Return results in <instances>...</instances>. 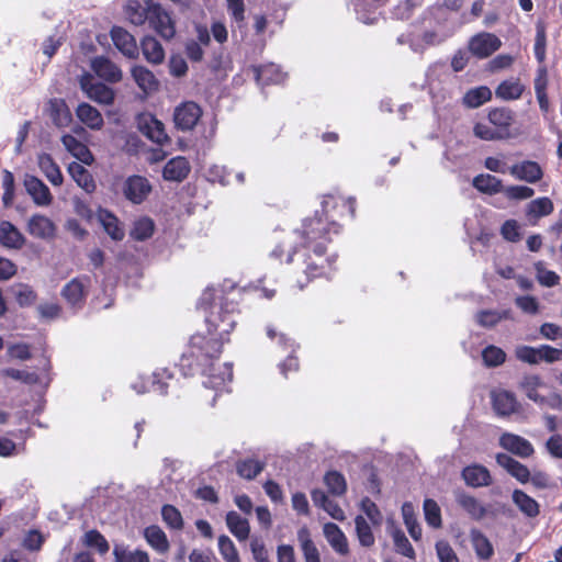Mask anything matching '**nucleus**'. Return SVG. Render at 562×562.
<instances>
[{"instance_id":"obj_18","label":"nucleus","mask_w":562,"mask_h":562,"mask_svg":"<svg viewBox=\"0 0 562 562\" xmlns=\"http://www.w3.org/2000/svg\"><path fill=\"white\" fill-rule=\"evenodd\" d=\"M509 173L517 180L537 183L543 177L541 166L533 160H524L509 167Z\"/></svg>"},{"instance_id":"obj_12","label":"nucleus","mask_w":562,"mask_h":562,"mask_svg":"<svg viewBox=\"0 0 562 562\" xmlns=\"http://www.w3.org/2000/svg\"><path fill=\"white\" fill-rule=\"evenodd\" d=\"M202 116V109L193 101L181 103L175 109L173 122L178 130L191 131Z\"/></svg>"},{"instance_id":"obj_54","label":"nucleus","mask_w":562,"mask_h":562,"mask_svg":"<svg viewBox=\"0 0 562 562\" xmlns=\"http://www.w3.org/2000/svg\"><path fill=\"white\" fill-rule=\"evenodd\" d=\"M540 384L541 380L539 375H526L521 381V387L527 397L535 403L543 404L546 402V397L538 393Z\"/></svg>"},{"instance_id":"obj_35","label":"nucleus","mask_w":562,"mask_h":562,"mask_svg":"<svg viewBox=\"0 0 562 562\" xmlns=\"http://www.w3.org/2000/svg\"><path fill=\"white\" fill-rule=\"evenodd\" d=\"M37 164L42 172L53 186H60L64 181L60 168L53 159L52 155L43 153L38 155Z\"/></svg>"},{"instance_id":"obj_58","label":"nucleus","mask_w":562,"mask_h":562,"mask_svg":"<svg viewBox=\"0 0 562 562\" xmlns=\"http://www.w3.org/2000/svg\"><path fill=\"white\" fill-rule=\"evenodd\" d=\"M391 535L396 552L406 558L415 559V550L405 533L401 529L396 528Z\"/></svg>"},{"instance_id":"obj_32","label":"nucleus","mask_w":562,"mask_h":562,"mask_svg":"<svg viewBox=\"0 0 562 562\" xmlns=\"http://www.w3.org/2000/svg\"><path fill=\"white\" fill-rule=\"evenodd\" d=\"M99 218L103 229L113 240L121 241L124 239L125 231L117 216L108 210H101Z\"/></svg>"},{"instance_id":"obj_25","label":"nucleus","mask_w":562,"mask_h":562,"mask_svg":"<svg viewBox=\"0 0 562 562\" xmlns=\"http://www.w3.org/2000/svg\"><path fill=\"white\" fill-rule=\"evenodd\" d=\"M323 531L328 543L338 554L347 555L349 553L347 537L338 525L334 522H326L323 527Z\"/></svg>"},{"instance_id":"obj_34","label":"nucleus","mask_w":562,"mask_h":562,"mask_svg":"<svg viewBox=\"0 0 562 562\" xmlns=\"http://www.w3.org/2000/svg\"><path fill=\"white\" fill-rule=\"evenodd\" d=\"M76 115L85 125L91 130H100L103 124V117L100 111L89 103H80L76 109Z\"/></svg>"},{"instance_id":"obj_44","label":"nucleus","mask_w":562,"mask_h":562,"mask_svg":"<svg viewBox=\"0 0 562 562\" xmlns=\"http://www.w3.org/2000/svg\"><path fill=\"white\" fill-rule=\"evenodd\" d=\"M265 467V462L247 458L236 462V472L240 477L250 481L256 479L263 471Z\"/></svg>"},{"instance_id":"obj_61","label":"nucleus","mask_w":562,"mask_h":562,"mask_svg":"<svg viewBox=\"0 0 562 562\" xmlns=\"http://www.w3.org/2000/svg\"><path fill=\"white\" fill-rule=\"evenodd\" d=\"M218 550L225 562H240L238 551L228 536L218 537Z\"/></svg>"},{"instance_id":"obj_2","label":"nucleus","mask_w":562,"mask_h":562,"mask_svg":"<svg viewBox=\"0 0 562 562\" xmlns=\"http://www.w3.org/2000/svg\"><path fill=\"white\" fill-rule=\"evenodd\" d=\"M200 338H190L187 351L181 356L178 367L184 376L204 375L206 387L218 390L233 379V368L229 363L218 364L202 352Z\"/></svg>"},{"instance_id":"obj_9","label":"nucleus","mask_w":562,"mask_h":562,"mask_svg":"<svg viewBox=\"0 0 562 562\" xmlns=\"http://www.w3.org/2000/svg\"><path fill=\"white\" fill-rule=\"evenodd\" d=\"M135 121L137 130L149 140L161 146L169 143V137L165 131L164 123L154 114L149 112H142L137 114Z\"/></svg>"},{"instance_id":"obj_6","label":"nucleus","mask_w":562,"mask_h":562,"mask_svg":"<svg viewBox=\"0 0 562 562\" xmlns=\"http://www.w3.org/2000/svg\"><path fill=\"white\" fill-rule=\"evenodd\" d=\"M339 233L336 226L331 225L319 211H316L313 216L306 217L301 228L297 229V234L302 239L299 246H306L307 248L315 246L327 247L331 243V236Z\"/></svg>"},{"instance_id":"obj_26","label":"nucleus","mask_w":562,"mask_h":562,"mask_svg":"<svg viewBox=\"0 0 562 562\" xmlns=\"http://www.w3.org/2000/svg\"><path fill=\"white\" fill-rule=\"evenodd\" d=\"M131 75L137 87L145 93L149 94L158 90L159 81L145 66L135 65L131 69Z\"/></svg>"},{"instance_id":"obj_16","label":"nucleus","mask_w":562,"mask_h":562,"mask_svg":"<svg viewBox=\"0 0 562 562\" xmlns=\"http://www.w3.org/2000/svg\"><path fill=\"white\" fill-rule=\"evenodd\" d=\"M91 69L102 80L116 83L122 80V70L105 56H97L91 60Z\"/></svg>"},{"instance_id":"obj_22","label":"nucleus","mask_w":562,"mask_h":562,"mask_svg":"<svg viewBox=\"0 0 562 562\" xmlns=\"http://www.w3.org/2000/svg\"><path fill=\"white\" fill-rule=\"evenodd\" d=\"M191 166L186 157L171 158L162 169V177L168 181L181 182L190 173Z\"/></svg>"},{"instance_id":"obj_55","label":"nucleus","mask_w":562,"mask_h":562,"mask_svg":"<svg viewBox=\"0 0 562 562\" xmlns=\"http://www.w3.org/2000/svg\"><path fill=\"white\" fill-rule=\"evenodd\" d=\"M161 517L167 527L173 530H181L183 528V518L180 510L170 504H166L161 508Z\"/></svg>"},{"instance_id":"obj_39","label":"nucleus","mask_w":562,"mask_h":562,"mask_svg":"<svg viewBox=\"0 0 562 562\" xmlns=\"http://www.w3.org/2000/svg\"><path fill=\"white\" fill-rule=\"evenodd\" d=\"M226 525L228 530L239 540L248 539L250 533L249 522L246 518L241 517L238 513L231 510L226 514Z\"/></svg>"},{"instance_id":"obj_59","label":"nucleus","mask_w":562,"mask_h":562,"mask_svg":"<svg viewBox=\"0 0 562 562\" xmlns=\"http://www.w3.org/2000/svg\"><path fill=\"white\" fill-rule=\"evenodd\" d=\"M2 203L4 207H10L13 204L14 192H15V182L13 173L8 170H2Z\"/></svg>"},{"instance_id":"obj_7","label":"nucleus","mask_w":562,"mask_h":562,"mask_svg":"<svg viewBox=\"0 0 562 562\" xmlns=\"http://www.w3.org/2000/svg\"><path fill=\"white\" fill-rule=\"evenodd\" d=\"M319 212L340 232L342 227L341 221L355 217L356 199L326 194L323 196L322 210Z\"/></svg>"},{"instance_id":"obj_20","label":"nucleus","mask_w":562,"mask_h":562,"mask_svg":"<svg viewBox=\"0 0 562 562\" xmlns=\"http://www.w3.org/2000/svg\"><path fill=\"white\" fill-rule=\"evenodd\" d=\"M24 186L36 205L45 206L52 203L53 195L48 187L37 177L26 176Z\"/></svg>"},{"instance_id":"obj_46","label":"nucleus","mask_w":562,"mask_h":562,"mask_svg":"<svg viewBox=\"0 0 562 562\" xmlns=\"http://www.w3.org/2000/svg\"><path fill=\"white\" fill-rule=\"evenodd\" d=\"M297 539L301 543V549L305 559V562H321L319 552L315 543L311 539V535L307 528H302L297 532Z\"/></svg>"},{"instance_id":"obj_36","label":"nucleus","mask_w":562,"mask_h":562,"mask_svg":"<svg viewBox=\"0 0 562 562\" xmlns=\"http://www.w3.org/2000/svg\"><path fill=\"white\" fill-rule=\"evenodd\" d=\"M456 501L463 510L474 520H481L486 515V508L474 496L464 492L456 495Z\"/></svg>"},{"instance_id":"obj_17","label":"nucleus","mask_w":562,"mask_h":562,"mask_svg":"<svg viewBox=\"0 0 562 562\" xmlns=\"http://www.w3.org/2000/svg\"><path fill=\"white\" fill-rule=\"evenodd\" d=\"M461 477L470 487H485L493 483L490 470L482 464L473 463L463 468Z\"/></svg>"},{"instance_id":"obj_33","label":"nucleus","mask_w":562,"mask_h":562,"mask_svg":"<svg viewBox=\"0 0 562 562\" xmlns=\"http://www.w3.org/2000/svg\"><path fill=\"white\" fill-rule=\"evenodd\" d=\"M61 143L66 147V149L79 159L81 162L86 165H91L93 161V156L82 142L77 139L74 135L66 134L61 137Z\"/></svg>"},{"instance_id":"obj_63","label":"nucleus","mask_w":562,"mask_h":562,"mask_svg":"<svg viewBox=\"0 0 562 562\" xmlns=\"http://www.w3.org/2000/svg\"><path fill=\"white\" fill-rule=\"evenodd\" d=\"M85 543L88 547L95 548L101 554L106 553L110 549L109 542L97 529L89 530L85 533Z\"/></svg>"},{"instance_id":"obj_48","label":"nucleus","mask_w":562,"mask_h":562,"mask_svg":"<svg viewBox=\"0 0 562 562\" xmlns=\"http://www.w3.org/2000/svg\"><path fill=\"white\" fill-rule=\"evenodd\" d=\"M125 14L134 25H143L149 20V5L144 8L139 1L130 0L125 7Z\"/></svg>"},{"instance_id":"obj_8","label":"nucleus","mask_w":562,"mask_h":562,"mask_svg":"<svg viewBox=\"0 0 562 562\" xmlns=\"http://www.w3.org/2000/svg\"><path fill=\"white\" fill-rule=\"evenodd\" d=\"M90 285V277H76L63 286L60 295L70 306V308L74 311H79L86 304Z\"/></svg>"},{"instance_id":"obj_10","label":"nucleus","mask_w":562,"mask_h":562,"mask_svg":"<svg viewBox=\"0 0 562 562\" xmlns=\"http://www.w3.org/2000/svg\"><path fill=\"white\" fill-rule=\"evenodd\" d=\"M148 23L150 27L166 41L172 40L176 35L175 20L171 14L158 3L149 4Z\"/></svg>"},{"instance_id":"obj_53","label":"nucleus","mask_w":562,"mask_h":562,"mask_svg":"<svg viewBox=\"0 0 562 562\" xmlns=\"http://www.w3.org/2000/svg\"><path fill=\"white\" fill-rule=\"evenodd\" d=\"M538 282L547 288L555 286L560 283V276L552 270H548L543 261L539 260L533 263Z\"/></svg>"},{"instance_id":"obj_21","label":"nucleus","mask_w":562,"mask_h":562,"mask_svg":"<svg viewBox=\"0 0 562 562\" xmlns=\"http://www.w3.org/2000/svg\"><path fill=\"white\" fill-rule=\"evenodd\" d=\"M0 245L7 249L19 250L25 245V237L10 221H1Z\"/></svg>"},{"instance_id":"obj_45","label":"nucleus","mask_w":562,"mask_h":562,"mask_svg":"<svg viewBox=\"0 0 562 562\" xmlns=\"http://www.w3.org/2000/svg\"><path fill=\"white\" fill-rule=\"evenodd\" d=\"M402 516L404 524L408 530L411 537L418 541L422 539V527L417 520L414 505L411 502H405L402 505Z\"/></svg>"},{"instance_id":"obj_11","label":"nucleus","mask_w":562,"mask_h":562,"mask_svg":"<svg viewBox=\"0 0 562 562\" xmlns=\"http://www.w3.org/2000/svg\"><path fill=\"white\" fill-rule=\"evenodd\" d=\"M501 46L499 37L490 32H480L473 35L468 44L470 53L480 59L492 56Z\"/></svg>"},{"instance_id":"obj_31","label":"nucleus","mask_w":562,"mask_h":562,"mask_svg":"<svg viewBox=\"0 0 562 562\" xmlns=\"http://www.w3.org/2000/svg\"><path fill=\"white\" fill-rule=\"evenodd\" d=\"M48 112L52 122L57 127H66L72 121L69 108L63 99H52L48 103Z\"/></svg>"},{"instance_id":"obj_56","label":"nucleus","mask_w":562,"mask_h":562,"mask_svg":"<svg viewBox=\"0 0 562 562\" xmlns=\"http://www.w3.org/2000/svg\"><path fill=\"white\" fill-rule=\"evenodd\" d=\"M482 359L487 368H496L506 361V353L502 348L490 345L482 350Z\"/></svg>"},{"instance_id":"obj_27","label":"nucleus","mask_w":562,"mask_h":562,"mask_svg":"<svg viewBox=\"0 0 562 562\" xmlns=\"http://www.w3.org/2000/svg\"><path fill=\"white\" fill-rule=\"evenodd\" d=\"M496 462L520 483H527L530 480L529 469L513 457L506 453H497Z\"/></svg>"},{"instance_id":"obj_13","label":"nucleus","mask_w":562,"mask_h":562,"mask_svg":"<svg viewBox=\"0 0 562 562\" xmlns=\"http://www.w3.org/2000/svg\"><path fill=\"white\" fill-rule=\"evenodd\" d=\"M123 195L133 204L143 203L151 192V184L147 178L133 175L126 178L122 187Z\"/></svg>"},{"instance_id":"obj_19","label":"nucleus","mask_w":562,"mask_h":562,"mask_svg":"<svg viewBox=\"0 0 562 562\" xmlns=\"http://www.w3.org/2000/svg\"><path fill=\"white\" fill-rule=\"evenodd\" d=\"M499 445L507 451L520 457L529 458L533 454V446L525 439L515 434L505 432L499 438Z\"/></svg>"},{"instance_id":"obj_4","label":"nucleus","mask_w":562,"mask_h":562,"mask_svg":"<svg viewBox=\"0 0 562 562\" xmlns=\"http://www.w3.org/2000/svg\"><path fill=\"white\" fill-rule=\"evenodd\" d=\"M533 53L537 61L541 64L537 69L533 80L535 92L541 112L548 113L550 110V101L547 93L549 77L548 69L543 65L547 57V24L543 20H538L536 23Z\"/></svg>"},{"instance_id":"obj_30","label":"nucleus","mask_w":562,"mask_h":562,"mask_svg":"<svg viewBox=\"0 0 562 562\" xmlns=\"http://www.w3.org/2000/svg\"><path fill=\"white\" fill-rule=\"evenodd\" d=\"M140 48L145 59L154 65H160L165 60V49L154 36H145L140 42Z\"/></svg>"},{"instance_id":"obj_43","label":"nucleus","mask_w":562,"mask_h":562,"mask_svg":"<svg viewBox=\"0 0 562 562\" xmlns=\"http://www.w3.org/2000/svg\"><path fill=\"white\" fill-rule=\"evenodd\" d=\"M492 99V91L486 86L472 88L463 95V104L469 109H476Z\"/></svg>"},{"instance_id":"obj_28","label":"nucleus","mask_w":562,"mask_h":562,"mask_svg":"<svg viewBox=\"0 0 562 562\" xmlns=\"http://www.w3.org/2000/svg\"><path fill=\"white\" fill-rule=\"evenodd\" d=\"M254 74L256 81L261 86L280 83L285 77L280 67L272 63L255 66Z\"/></svg>"},{"instance_id":"obj_14","label":"nucleus","mask_w":562,"mask_h":562,"mask_svg":"<svg viewBox=\"0 0 562 562\" xmlns=\"http://www.w3.org/2000/svg\"><path fill=\"white\" fill-rule=\"evenodd\" d=\"M110 36L114 46L125 57L135 59L139 55V48L135 37L122 26L114 25L110 30Z\"/></svg>"},{"instance_id":"obj_60","label":"nucleus","mask_w":562,"mask_h":562,"mask_svg":"<svg viewBox=\"0 0 562 562\" xmlns=\"http://www.w3.org/2000/svg\"><path fill=\"white\" fill-rule=\"evenodd\" d=\"M227 11L232 21L238 29L245 27V12L246 7L244 0H226Z\"/></svg>"},{"instance_id":"obj_3","label":"nucleus","mask_w":562,"mask_h":562,"mask_svg":"<svg viewBox=\"0 0 562 562\" xmlns=\"http://www.w3.org/2000/svg\"><path fill=\"white\" fill-rule=\"evenodd\" d=\"M337 258V254H327V247L296 246L285 256V262L299 266L303 277L297 278L296 283L302 290L314 279L330 278L336 270Z\"/></svg>"},{"instance_id":"obj_5","label":"nucleus","mask_w":562,"mask_h":562,"mask_svg":"<svg viewBox=\"0 0 562 562\" xmlns=\"http://www.w3.org/2000/svg\"><path fill=\"white\" fill-rule=\"evenodd\" d=\"M490 125L477 122L473 127L474 135L483 140H501L510 136V127L515 113L508 108H493L487 113Z\"/></svg>"},{"instance_id":"obj_15","label":"nucleus","mask_w":562,"mask_h":562,"mask_svg":"<svg viewBox=\"0 0 562 562\" xmlns=\"http://www.w3.org/2000/svg\"><path fill=\"white\" fill-rule=\"evenodd\" d=\"M491 401L494 412L501 417L510 416L519 408L516 395L507 390L493 391L491 393Z\"/></svg>"},{"instance_id":"obj_51","label":"nucleus","mask_w":562,"mask_h":562,"mask_svg":"<svg viewBox=\"0 0 562 562\" xmlns=\"http://www.w3.org/2000/svg\"><path fill=\"white\" fill-rule=\"evenodd\" d=\"M115 562H149L148 554L145 551H128L122 544H115L113 549Z\"/></svg>"},{"instance_id":"obj_24","label":"nucleus","mask_w":562,"mask_h":562,"mask_svg":"<svg viewBox=\"0 0 562 562\" xmlns=\"http://www.w3.org/2000/svg\"><path fill=\"white\" fill-rule=\"evenodd\" d=\"M553 211L554 205L551 199L548 196H541L527 204L525 214L531 225H537L541 217L550 215Z\"/></svg>"},{"instance_id":"obj_52","label":"nucleus","mask_w":562,"mask_h":562,"mask_svg":"<svg viewBox=\"0 0 562 562\" xmlns=\"http://www.w3.org/2000/svg\"><path fill=\"white\" fill-rule=\"evenodd\" d=\"M154 231V221L149 217H142L134 223L131 231V237L134 240L144 241L153 236Z\"/></svg>"},{"instance_id":"obj_38","label":"nucleus","mask_w":562,"mask_h":562,"mask_svg":"<svg viewBox=\"0 0 562 562\" xmlns=\"http://www.w3.org/2000/svg\"><path fill=\"white\" fill-rule=\"evenodd\" d=\"M472 186L482 193L494 195L503 192V181L490 173H481L473 178Z\"/></svg>"},{"instance_id":"obj_37","label":"nucleus","mask_w":562,"mask_h":562,"mask_svg":"<svg viewBox=\"0 0 562 562\" xmlns=\"http://www.w3.org/2000/svg\"><path fill=\"white\" fill-rule=\"evenodd\" d=\"M525 85L520 82L519 78L508 79L502 81L495 89V94L498 99L505 101L518 100L525 92Z\"/></svg>"},{"instance_id":"obj_49","label":"nucleus","mask_w":562,"mask_h":562,"mask_svg":"<svg viewBox=\"0 0 562 562\" xmlns=\"http://www.w3.org/2000/svg\"><path fill=\"white\" fill-rule=\"evenodd\" d=\"M324 483L328 492L335 496H342L347 492L346 479L338 471H328L324 476Z\"/></svg>"},{"instance_id":"obj_57","label":"nucleus","mask_w":562,"mask_h":562,"mask_svg":"<svg viewBox=\"0 0 562 562\" xmlns=\"http://www.w3.org/2000/svg\"><path fill=\"white\" fill-rule=\"evenodd\" d=\"M423 507L426 522L432 528H440L442 525L441 510L437 502L426 498Z\"/></svg>"},{"instance_id":"obj_23","label":"nucleus","mask_w":562,"mask_h":562,"mask_svg":"<svg viewBox=\"0 0 562 562\" xmlns=\"http://www.w3.org/2000/svg\"><path fill=\"white\" fill-rule=\"evenodd\" d=\"M27 232L33 237L48 239L55 236L56 226L50 218L41 214H34L29 220Z\"/></svg>"},{"instance_id":"obj_29","label":"nucleus","mask_w":562,"mask_h":562,"mask_svg":"<svg viewBox=\"0 0 562 562\" xmlns=\"http://www.w3.org/2000/svg\"><path fill=\"white\" fill-rule=\"evenodd\" d=\"M68 172L74 181L87 193L95 191L97 186L91 172L81 164L72 161L68 165Z\"/></svg>"},{"instance_id":"obj_50","label":"nucleus","mask_w":562,"mask_h":562,"mask_svg":"<svg viewBox=\"0 0 562 562\" xmlns=\"http://www.w3.org/2000/svg\"><path fill=\"white\" fill-rule=\"evenodd\" d=\"M356 533L362 547L370 548L374 544L375 538L366 518L358 515L355 518Z\"/></svg>"},{"instance_id":"obj_42","label":"nucleus","mask_w":562,"mask_h":562,"mask_svg":"<svg viewBox=\"0 0 562 562\" xmlns=\"http://www.w3.org/2000/svg\"><path fill=\"white\" fill-rule=\"evenodd\" d=\"M191 338H200L202 340L201 349L202 352L205 353L209 358L220 361L221 355L223 352L224 340L217 339L216 337H212L207 334H194Z\"/></svg>"},{"instance_id":"obj_1","label":"nucleus","mask_w":562,"mask_h":562,"mask_svg":"<svg viewBox=\"0 0 562 562\" xmlns=\"http://www.w3.org/2000/svg\"><path fill=\"white\" fill-rule=\"evenodd\" d=\"M237 296L239 293L236 291H204L201 305L206 312L205 334L224 340V344L231 341L229 335L236 326V313L239 312Z\"/></svg>"},{"instance_id":"obj_40","label":"nucleus","mask_w":562,"mask_h":562,"mask_svg":"<svg viewBox=\"0 0 562 562\" xmlns=\"http://www.w3.org/2000/svg\"><path fill=\"white\" fill-rule=\"evenodd\" d=\"M81 86L82 89L87 92L88 97L93 101H97L105 105L113 103L114 91L105 83L95 82L87 85L86 82H82Z\"/></svg>"},{"instance_id":"obj_41","label":"nucleus","mask_w":562,"mask_h":562,"mask_svg":"<svg viewBox=\"0 0 562 562\" xmlns=\"http://www.w3.org/2000/svg\"><path fill=\"white\" fill-rule=\"evenodd\" d=\"M513 502L519 508V510L529 518H535L540 513V506L538 502L529 496L521 490H515L513 492Z\"/></svg>"},{"instance_id":"obj_47","label":"nucleus","mask_w":562,"mask_h":562,"mask_svg":"<svg viewBox=\"0 0 562 562\" xmlns=\"http://www.w3.org/2000/svg\"><path fill=\"white\" fill-rule=\"evenodd\" d=\"M147 542L158 552H166L169 549V541L162 529L156 525L145 528L144 531Z\"/></svg>"},{"instance_id":"obj_62","label":"nucleus","mask_w":562,"mask_h":562,"mask_svg":"<svg viewBox=\"0 0 562 562\" xmlns=\"http://www.w3.org/2000/svg\"><path fill=\"white\" fill-rule=\"evenodd\" d=\"M473 547L480 559L488 560L494 554V549L487 537L481 532H476L472 537Z\"/></svg>"},{"instance_id":"obj_64","label":"nucleus","mask_w":562,"mask_h":562,"mask_svg":"<svg viewBox=\"0 0 562 562\" xmlns=\"http://www.w3.org/2000/svg\"><path fill=\"white\" fill-rule=\"evenodd\" d=\"M515 357L517 360L528 363V364H538L539 363V347H531L527 345L517 346L515 349Z\"/></svg>"}]
</instances>
